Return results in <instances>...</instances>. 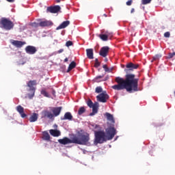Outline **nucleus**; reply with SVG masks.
<instances>
[{
  "mask_svg": "<svg viewBox=\"0 0 175 175\" xmlns=\"http://www.w3.org/2000/svg\"><path fill=\"white\" fill-rule=\"evenodd\" d=\"M136 75L135 74H126L125 76V79L117 77L115 79L117 85H114L111 87L113 90L116 91H121L122 90H126L128 92H136L139 91L137 87L139 85V79H136Z\"/></svg>",
  "mask_w": 175,
  "mask_h": 175,
  "instance_id": "1",
  "label": "nucleus"
},
{
  "mask_svg": "<svg viewBox=\"0 0 175 175\" xmlns=\"http://www.w3.org/2000/svg\"><path fill=\"white\" fill-rule=\"evenodd\" d=\"M90 142V134L88 133H80L78 136L73 135L71 139L64 137L58 139L59 144L66 146V144H79L80 146H85Z\"/></svg>",
  "mask_w": 175,
  "mask_h": 175,
  "instance_id": "2",
  "label": "nucleus"
},
{
  "mask_svg": "<svg viewBox=\"0 0 175 175\" xmlns=\"http://www.w3.org/2000/svg\"><path fill=\"white\" fill-rule=\"evenodd\" d=\"M94 143L96 144H102L105 142H107V135L103 131H94Z\"/></svg>",
  "mask_w": 175,
  "mask_h": 175,
  "instance_id": "3",
  "label": "nucleus"
},
{
  "mask_svg": "<svg viewBox=\"0 0 175 175\" xmlns=\"http://www.w3.org/2000/svg\"><path fill=\"white\" fill-rule=\"evenodd\" d=\"M62 110V107H53L51 109V112L49 111H44L43 116L44 117H46L47 118H49V120H51L53 117H58L59 114H61V111Z\"/></svg>",
  "mask_w": 175,
  "mask_h": 175,
  "instance_id": "4",
  "label": "nucleus"
},
{
  "mask_svg": "<svg viewBox=\"0 0 175 175\" xmlns=\"http://www.w3.org/2000/svg\"><path fill=\"white\" fill-rule=\"evenodd\" d=\"M0 28L5 29V31H10V29L14 28V23L10 19L1 18L0 21Z\"/></svg>",
  "mask_w": 175,
  "mask_h": 175,
  "instance_id": "5",
  "label": "nucleus"
},
{
  "mask_svg": "<svg viewBox=\"0 0 175 175\" xmlns=\"http://www.w3.org/2000/svg\"><path fill=\"white\" fill-rule=\"evenodd\" d=\"M27 84V87H29L27 91L30 92L27 94V96L29 99H32L35 96V92L36 91V88L33 87L36 85V80L29 81Z\"/></svg>",
  "mask_w": 175,
  "mask_h": 175,
  "instance_id": "6",
  "label": "nucleus"
},
{
  "mask_svg": "<svg viewBox=\"0 0 175 175\" xmlns=\"http://www.w3.org/2000/svg\"><path fill=\"white\" fill-rule=\"evenodd\" d=\"M107 140H111L117 135V130L114 128V124L109 126L105 130Z\"/></svg>",
  "mask_w": 175,
  "mask_h": 175,
  "instance_id": "7",
  "label": "nucleus"
},
{
  "mask_svg": "<svg viewBox=\"0 0 175 175\" xmlns=\"http://www.w3.org/2000/svg\"><path fill=\"white\" fill-rule=\"evenodd\" d=\"M87 105L88 107L92 109V112L90 113V116H95L98 113V109H99V104L98 103H94L91 99L88 100Z\"/></svg>",
  "mask_w": 175,
  "mask_h": 175,
  "instance_id": "8",
  "label": "nucleus"
},
{
  "mask_svg": "<svg viewBox=\"0 0 175 175\" xmlns=\"http://www.w3.org/2000/svg\"><path fill=\"white\" fill-rule=\"evenodd\" d=\"M109 96H108L106 92H103L100 93L99 95L96 96V99L98 102H101L102 103H106Z\"/></svg>",
  "mask_w": 175,
  "mask_h": 175,
  "instance_id": "9",
  "label": "nucleus"
},
{
  "mask_svg": "<svg viewBox=\"0 0 175 175\" xmlns=\"http://www.w3.org/2000/svg\"><path fill=\"white\" fill-rule=\"evenodd\" d=\"M50 25H53V23L49 21H41L40 23H33V27H50Z\"/></svg>",
  "mask_w": 175,
  "mask_h": 175,
  "instance_id": "10",
  "label": "nucleus"
},
{
  "mask_svg": "<svg viewBox=\"0 0 175 175\" xmlns=\"http://www.w3.org/2000/svg\"><path fill=\"white\" fill-rule=\"evenodd\" d=\"M126 68L127 69L124 70L126 73H129V70H133V69H137V68H139V64H133L132 62H130L126 65Z\"/></svg>",
  "mask_w": 175,
  "mask_h": 175,
  "instance_id": "11",
  "label": "nucleus"
},
{
  "mask_svg": "<svg viewBox=\"0 0 175 175\" xmlns=\"http://www.w3.org/2000/svg\"><path fill=\"white\" fill-rule=\"evenodd\" d=\"M109 50H110V48H109V46H103L100 49L99 55L101 57L106 58V57H107V54H109Z\"/></svg>",
  "mask_w": 175,
  "mask_h": 175,
  "instance_id": "12",
  "label": "nucleus"
},
{
  "mask_svg": "<svg viewBox=\"0 0 175 175\" xmlns=\"http://www.w3.org/2000/svg\"><path fill=\"white\" fill-rule=\"evenodd\" d=\"M25 51L27 54L33 55L38 51V49H36V47L33 46L29 45L25 47Z\"/></svg>",
  "mask_w": 175,
  "mask_h": 175,
  "instance_id": "13",
  "label": "nucleus"
},
{
  "mask_svg": "<svg viewBox=\"0 0 175 175\" xmlns=\"http://www.w3.org/2000/svg\"><path fill=\"white\" fill-rule=\"evenodd\" d=\"M47 12H49V13H58L59 10H61V7L59 5H55V6H51L48 7L46 9Z\"/></svg>",
  "mask_w": 175,
  "mask_h": 175,
  "instance_id": "14",
  "label": "nucleus"
},
{
  "mask_svg": "<svg viewBox=\"0 0 175 175\" xmlns=\"http://www.w3.org/2000/svg\"><path fill=\"white\" fill-rule=\"evenodd\" d=\"M26 44L25 42L18 41V40H13L12 42V44H13V46H14L15 47H17L18 49H21V47H23V46H24V44Z\"/></svg>",
  "mask_w": 175,
  "mask_h": 175,
  "instance_id": "15",
  "label": "nucleus"
},
{
  "mask_svg": "<svg viewBox=\"0 0 175 175\" xmlns=\"http://www.w3.org/2000/svg\"><path fill=\"white\" fill-rule=\"evenodd\" d=\"M16 111H18V113H19L22 118H25L27 117V114L24 113V107H23L21 105H18L16 107Z\"/></svg>",
  "mask_w": 175,
  "mask_h": 175,
  "instance_id": "16",
  "label": "nucleus"
},
{
  "mask_svg": "<svg viewBox=\"0 0 175 175\" xmlns=\"http://www.w3.org/2000/svg\"><path fill=\"white\" fill-rule=\"evenodd\" d=\"M105 117H107V120L108 121H109V122L113 124V125H114V124H116V120H114V117L113 116L112 114L107 112V113H105Z\"/></svg>",
  "mask_w": 175,
  "mask_h": 175,
  "instance_id": "17",
  "label": "nucleus"
},
{
  "mask_svg": "<svg viewBox=\"0 0 175 175\" xmlns=\"http://www.w3.org/2000/svg\"><path fill=\"white\" fill-rule=\"evenodd\" d=\"M49 133L51 136H53V137H58L59 136H61V131H59V130L51 129Z\"/></svg>",
  "mask_w": 175,
  "mask_h": 175,
  "instance_id": "18",
  "label": "nucleus"
},
{
  "mask_svg": "<svg viewBox=\"0 0 175 175\" xmlns=\"http://www.w3.org/2000/svg\"><path fill=\"white\" fill-rule=\"evenodd\" d=\"M69 24H70V21H64L62 24L59 25V26H58L56 28V29H57V31H58L59 29H64V28H66V27H68V25H69Z\"/></svg>",
  "mask_w": 175,
  "mask_h": 175,
  "instance_id": "19",
  "label": "nucleus"
},
{
  "mask_svg": "<svg viewBox=\"0 0 175 175\" xmlns=\"http://www.w3.org/2000/svg\"><path fill=\"white\" fill-rule=\"evenodd\" d=\"M86 54L89 59H94V49H86Z\"/></svg>",
  "mask_w": 175,
  "mask_h": 175,
  "instance_id": "20",
  "label": "nucleus"
},
{
  "mask_svg": "<svg viewBox=\"0 0 175 175\" xmlns=\"http://www.w3.org/2000/svg\"><path fill=\"white\" fill-rule=\"evenodd\" d=\"M73 118V116H72V113L70 112H66L64 114V118H61L62 121H64L65 120H68V121H72V119Z\"/></svg>",
  "mask_w": 175,
  "mask_h": 175,
  "instance_id": "21",
  "label": "nucleus"
},
{
  "mask_svg": "<svg viewBox=\"0 0 175 175\" xmlns=\"http://www.w3.org/2000/svg\"><path fill=\"white\" fill-rule=\"evenodd\" d=\"M39 117V115L36 113H33L29 118V121L30 122H36V121H38V118Z\"/></svg>",
  "mask_w": 175,
  "mask_h": 175,
  "instance_id": "22",
  "label": "nucleus"
},
{
  "mask_svg": "<svg viewBox=\"0 0 175 175\" xmlns=\"http://www.w3.org/2000/svg\"><path fill=\"white\" fill-rule=\"evenodd\" d=\"M75 68H76V63L75 62H72L68 68V70L66 71L67 73H69V72H70V70H72V69H75Z\"/></svg>",
  "mask_w": 175,
  "mask_h": 175,
  "instance_id": "23",
  "label": "nucleus"
},
{
  "mask_svg": "<svg viewBox=\"0 0 175 175\" xmlns=\"http://www.w3.org/2000/svg\"><path fill=\"white\" fill-rule=\"evenodd\" d=\"M42 139L43 140H46L47 142H49V140H50V134H49L47 131H44Z\"/></svg>",
  "mask_w": 175,
  "mask_h": 175,
  "instance_id": "24",
  "label": "nucleus"
},
{
  "mask_svg": "<svg viewBox=\"0 0 175 175\" xmlns=\"http://www.w3.org/2000/svg\"><path fill=\"white\" fill-rule=\"evenodd\" d=\"M99 38L101 39V40H103L104 42H106L109 39V36L106 34H100Z\"/></svg>",
  "mask_w": 175,
  "mask_h": 175,
  "instance_id": "25",
  "label": "nucleus"
},
{
  "mask_svg": "<svg viewBox=\"0 0 175 175\" xmlns=\"http://www.w3.org/2000/svg\"><path fill=\"white\" fill-rule=\"evenodd\" d=\"M103 68L105 72H108L109 73H111V72H113V68H109L107 67V65H106V64L103 65Z\"/></svg>",
  "mask_w": 175,
  "mask_h": 175,
  "instance_id": "26",
  "label": "nucleus"
},
{
  "mask_svg": "<svg viewBox=\"0 0 175 175\" xmlns=\"http://www.w3.org/2000/svg\"><path fill=\"white\" fill-rule=\"evenodd\" d=\"M41 95H43L46 98H50V95L49 94V93L44 89H42L41 90Z\"/></svg>",
  "mask_w": 175,
  "mask_h": 175,
  "instance_id": "27",
  "label": "nucleus"
},
{
  "mask_svg": "<svg viewBox=\"0 0 175 175\" xmlns=\"http://www.w3.org/2000/svg\"><path fill=\"white\" fill-rule=\"evenodd\" d=\"M83 113H85V108L84 107H81L78 110V114L79 116H81Z\"/></svg>",
  "mask_w": 175,
  "mask_h": 175,
  "instance_id": "28",
  "label": "nucleus"
},
{
  "mask_svg": "<svg viewBox=\"0 0 175 175\" xmlns=\"http://www.w3.org/2000/svg\"><path fill=\"white\" fill-rule=\"evenodd\" d=\"M103 91V89H102V87L98 86L96 88L95 92H96V94H100V92H102Z\"/></svg>",
  "mask_w": 175,
  "mask_h": 175,
  "instance_id": "29",
  "label": "nucleus"
},
{
  "mask_svg": "<svg viewBox=\"0 0 175 175\" xmlns=\"http://www.w3.org/2000/svg\"><path fill=\"white\" fill-rule=\"evenodd\" d=\"M100 66V62L98 60V58L95 59L94 68H99Z\"/></svg>",
  "mask_w": 175,
  "mask_h": 175,
  "instance_id": "30",
  "label": "nucleus"
},
{
  "mask_svg": "<svg viewBox=\"0 0 175 175\" xmlns=\"http://www.w3.org/2000/svg\"><path fill=\"white\" fill-rule=\"evenodd\" d=\"M103 77H105V75H99V76L96 77L94 80H95V81H96V83H99L100 81H98L99 79H103Z\"/></svg>",
  "mask_w": 175,
  "mask_h": 175,
  "instance_id": "31",
  "label": "nucleus"
},
{
  "mask_svg": "<svg viewBox=\"0 0 175 175\" xmlns=\"http://www.w3.org/2000/svg\"><path fill=\"white\" fill-rule=\"evenodd\" d=\"M162 57L161 55H156L154 57H153V59L151 61V62H154V61H157V59H159Z\"/></svg>",
  "mask_w": 175,
  "mask_h": 175,
  "instance_id": "32",
  "label": "nucleus"
},
{
  "mask_svg": "<svg viewBox=\"0 0 175 175\" xmlns=\"http://www.w3.org/2000/svg\"><path fill=\"white\" fill-rule=\"evenodd\" d=\"M152 0H142V5H148V3H151Z\"/></svg>",
  "mask_w": 175,
  "mask_h": 175,
  "instance_id": "33",
  "label": "nucleus"
},
{
  "mask_svg": "<svg viewBox=\"0 0 175 175\" xmlns=\"http://www.w3.org/2000/svg\"><path fill=\"white\" fill-rule=\"evenodd\" d=\"M66 47H70V46H73V42L69 40L66 42Z\"/></svg>",
  "mask_w": 175,
  "mask_h": 175,
  "instance_id": "34",
  "label": "nucleus"
},
{
  "mask_svg": "<svg viewBox=\"0 0 175 175\" xmlns=\"http://www.w3.org/2000/svg\"><path fill=\"white\" fill-rule=\"evenodd\" d=\"M133 3V0H129L127 2H126V5L127 6H131Z\"/></svg>",
  "mask_w": 175,
  "mask_h": 175,
  "instance_id": "35",
  "label": "nucleus"
},
{
  "mask_svg": "<svg viewBox=\"0 0 175 175\" xmlns=\"http://www.w3.org/2000/svg\"><path fill=\"white\" fill-rule=\"evenodd\" d=\"M165 38H170V32L167 31L164 33Z\"/></svg>",
  "mask_w": 175,
  "mask_h": 175,
  "instance_id": "36",
  "label": "nucleus"
},
{
  "mask_svg": "<svg viewBox=\"0 0 175 175\" xmlns=\"http://www.w3.org/2000/svg\"><path fill=\"white\" fill-rule=\"evenodd\" d=\"M174 55H175V52H174V53H169V55H168V58H173V57H174Z\"/></svg>",
  "mask_w": 175,
  "mask_h": 175,
  "instance_id": "37",
  "label": "nucleus"
},
{
  "mask_svg": "<svg viewBox=\"0 0 175 175\" xmlns=\"http://www.w3.org/2000/svg\"><path fill=\"white\" fill-rule=\"evenodd\" d=\"M94 129H100V126L99 125H98V124H95L94 125Z\"/></svg>",
  "mask_w": 175,
  "mask_h": 175,
  "instance_id": "38",
  "label": "nucleus"
},
{
  "mask_svg": "<svg viewBox=\"0 0 175 175\" xmlns=\"http://www.w3.org/2000/svg\"><path fill=\"white\" fill-rule=\"evenodd\" d=\"M58 54H61V53H64V49H59L58 51H57Z\"/></svg>",
  "mask_w": 175,
  "mask_h": 175,
  "instance_id": "39",
  "label": "nucleus"
},
{
  "mask_svg": "<svg viewBox=\"0 0 175 175\" xmlns=\"http://www.w3.org/2000/svg\"><path fill=\"white\" fill-rule=\"evenodd\" d=\"M108 79H109V76H107L105 79L102 80V81H106Z\"/></svg>",
  "mask_w": 175,
  "mask_h": 175,
  "instance_id": "40",
  "label": "nucleus"
},
{
  "mask_svg": "<svg viewBox=\"0 0 175 175\" xmlns=\"http://www.w3.org/2000/svg\"><path fill=\"white\" fill-rule=\"evenodd\" d=\"M7 2L13 3L14 2V0H6Z\"/></svg>",
  "mask_w": 175,
  "mask_h": 175,
  "instance_id": "41",
  "label": "nucleus"
},
{
  "mask_svg": "<svg viewBox=\"0 0 175 175\" xmlns=\"http://www.w3.org/2000/svg\"><path fill=\"white\" fill-rule=\"evenodd\" d=\"M68 61H69V59H68V57H66L64 59V62H68Z\"/></svg>",
  "mask_w": 175,
  "mask_h": 175,
  "instance_id": "42",
  "label": "nucleus"
},
{
  "mask_svg": "<svg viewBox=\"0 0 175 175\" xmlns=\"http://www.w3.org/2000/svg\"><path fill=\"white\" fill-rule=\"evenodd\" d=\"M135 12V8H132L131 10V13H134Z\"/></svg>",
  "mask_w": 175,
  "mask_h": 175,
  "instance_id": "43",
  "label": "nucleus"
},
{
  "mask_svg": "<svg viewBox=\"0 0 175 175\" xmlns=\"http://www.w3.org/2000/svg\"><path fill=\"white\" fill-rule=\"evenodd\" d=\"M56 2H57V3H59V2H61V0H56Z\"/></svg>",
  "mask_w": 175,
  "mask_h": 175,
  "instance_id": "44",
  "label": "nucleus"
},
{
  "mask_svg": "<svg viewBox=\"0 0 175 175\" xmlns=\"http://www.w3.org/2000/svg\"><path fill=\"white\" fill-rule=\"evenodd\" d=\"M54 94H55V90L53 91V94L54 95Z\"/></svg>",
  "mask_w": 175,
  "mask_h": 175,
  "instance_id": "45",
  "label": "nucleus"
},
{
  "mask_svg": "<svg viewBox=\"0 0 175 175\" xmlns=\"http://www.w3.org/2000/svg\"><path fill=\"white\" fill-rule=\"evenodd\" d=\"M105 62H107V58H105Z\"/></svg>",
  "mask_w": 175,
  "mask_h": 175,
  "instance_id": "46",
  "label": "nucleus"
},
{
  "mask_svg": "<svg viewBox=\"0 0 175 175\" xmlns=\"http://www.w3.org/2000/svg\"><path fill=\"white\" fill-rule=\"evenodd\" d=\"M105 17H107V15L106 14H104Z\"/></svg>",
  "mask_w": 175,
  "mask_h": 175,
  "instance_id": "47",
  "label": "nucleus"
}]
</instances>
